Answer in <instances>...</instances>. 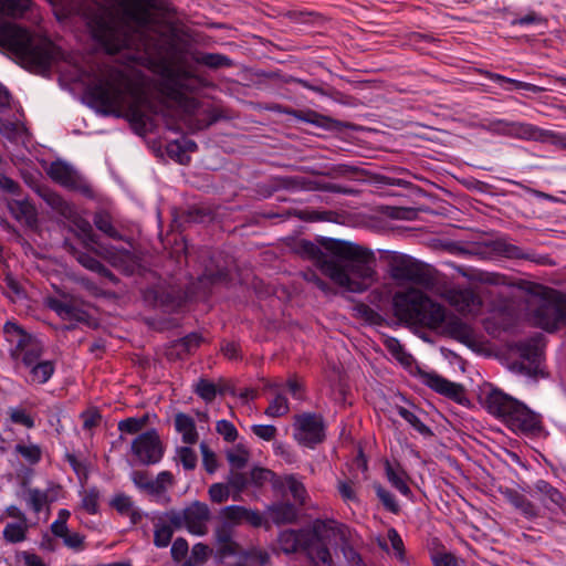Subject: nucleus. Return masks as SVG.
<instances>
[{
  "label": "nucleus",
  "mask_w": 566,
  "mask_h": 566,
  "mask_svg": "<svg viewBox=\"0 0 566 566\" xmlns=\"http://www.w3.org/2000/svg\"><path fill=\"white\" fill-rule=\"evenodd\" d=\"M297 252L339 287L363 293L377 280L376 255L367 247L355 242L321 238L318 244L300 240Z\"/></svg>",
  "instance_id": "f257e3e1"
},
{
  "label": "nucleus",
  "mask_w": 566,
  "mask_h": 566,
  "mask_svg": "<svg viewBox=\"0 0 566 566\" xmlns=\"http://www.w3.org/2000/svg\"><path fill=\"white\" fill-rule=\"evenodd\" d=\"M88 94L105 115L126 109L136 125L145 127L149 113H157L146 92L119 69H109L88 87Z\"/></svg>",
  "instance_id": "f03ea898"
},
{
  "label": "nucleus",
  "mask_w": 566,
  "mask_h": 566,
  "mask_svg": "<svg viewBox=\"0 0 566 566\" xmlns=\"http://www.w3.org/2000/svg\"><path fill=\"white\" fill-rule=\"evenodd\" d=\"M395 315L403 322L420 324L436 329L444 324V332L452 338L469 344L474 332L469 324L452 316L447 318L446 307L417 289L396 292L392 298Z\"/></svg>",
  "instance_id": "7ed1b4c3"
},
{
  "label": "nucleus",
  "mask_w": 566,
  "mask_h": 566,
  "mask_svg": "<svg viewBox=\"0 0 566 566\" xmlns=\"http://www.w3.org/2000/svg\"><path fill=\"white\" fill-rule=\"evenodd\" d=\"M0 48L13 54L24 67L41 73L62 59L60 48L49 38L12 23L0 25Z\"/></svg>",
  "instance_id": "20e7f679"
},
{
  "label": "nucleus",
  "mask_w": 566,
  "mask_h": 566,
  "mask_svg": "<svg viewBox=\"0 0 566 566\" xmlns=\"http://www.w3.org/2000/svg\"><path fill=\"white\" fill-rule=\"evenodd\" d=\"M3 334L10 344L9 354L15 368L28 369L27 382L32 385L48 382L54 374L55 364L52 360L41 359L44 353L43 344L15 322H7L3 325Z\"/></svg>",
  "instance_id": "39448f33"
},
{
  "label": "nucleus",
  "mask_w": 566,
  "mask_h": 566,
  "mask_svg": "<svg viewBox=\"0 0 566 566\" xmlns=\"http://www.w3.org/2000/svg\"><path fill=\"white\" fill-rule=\"evenodd\" d=\"M535 326L548 332H556L566 326V294L555 293L541 300L532 312Z\"/></svg>",
  "instance_id": "423d86ee"
},
{
  "label": "nucleus",
  "mask_w": 566,
  "mask_h": 566,
  "mask_svg": "<svg viewBox=\"0 0 566 566\" xmlns=\"http://www.w3.org/2000/svg\"><path fill=\"white\" fill-rule=\"evenodd\" d=\"M389 273L398 282H410L421 286H429L433 283L430 269L406 254L394 253L390 256Z\"/></svg>",
  "instance_id": "0eeeda50"
},
{
  "label": "nucleus",
  "mask_w": 566,
  "mask_h": 566,
  "mask_svg": "<svg viewBox=\"0 0 566 566\" xmlns=\"http://www.w3.org/2000/svg\"><path fill=\"white\" fill-rule=\"evenodd\" d=\"M294 438L307 448H314L325 439L323 417L313 412H304L294 417Z\"/></svg>",
  "instance_id": "6e6552de"
},
{
  "label": "nucleus",
  "mask_w": 566,
  "mask_h": 566,
  "mask_svg": "<svg viewBox=\"0 0 566 566\" xmlns=\"http://www.w3.org/2000/svg\"><path fill=\"white\" fill-rule=\"evenodd\" d=\"M132 451L143 464L158 463L164 455V447L155 429H150L136 437L132 443Z\"/></svg>",
  "instance_id": "1a4fd4ad"
},
{
  "label": "nucleus",
  "mask_w": 566,
  "mask_h": 566,
  "mask_svg": "<svg viewBox=\"0 0 566 566\" xmlns=\"http://www.w3.org/2000/svg\"><path fill=\"white\" fill-rule=\"evenodd\" d=\"M48 176L60 186L70 190H77L82 193H90L91 188L74 169L72 165L64 160L52 161L46 169Z\"/></svg>",
  "instance_id": "9d476101"
},
{
  "label": "nucleus",
  "mask_w": 566,
  "mask_h": 566,
  "mask_svg": "<svg viewBox=\"0 0 566 566\" xmlns=\"http://www.w3.org/2000/svg\"><path fill=\"white\" fill-rule=\"evenodd\" d=\"M544 346V336L541 334L518 344L517 349L522 358L518 367L521 373L531 377H536L541 373Z\"/></svg>",
  "instance_id": "9b49d317"
},
{
  "label": "nucleus",
  "mask_w": 566,
  "mask_h": 566,
  "mask_svg": "<svg viewBox=\"0 0 566 566\" xmlns=\"http://www.w3.org/2000/svg\"><path fill=\"white\" fill-rule=\"evenodd\" d=\"M481 400L486 410L496 418L502 419L504 423L517 402L515 398L496 388L483 391Z\"/></svg>",
  "instance_id": "f8f14e48"
},
{
  "label": "nucleus",
  "mask_w": 566,
  "mask_h": 566,
  "mask_svg": "<svg viewBox=\"0 0 566 566\" xmlns=\"http://www.w3.org/2000/svg\"><path fill=\"white\" fill-rule=\"evenodd\" d=\"M94 253L127 275L133 274L138 265L137 256L125 249H116L101 244Z\"/></svg>",
  "instance_id": "ddd939ff"
},
{
  "label": "nucleus",
  "mask_w": 566,
  "mask_h": 566,
  "mask_svg": "<svg viewBox=\"0 0 566 566\" xmlns=\"http://www.w3.org/2000/svg\"><path fill=\"white\" fill-rule=\"evenodd\" d=\"M505 424L516 432L533 433L539 430L541 420L538 415L517 400Z\"/></svg>",
  "instance_id": "4468645a"
},
{
  "label": "nucleus",
  "mask_w": 566,
  "mask_h": 566,
  "mask_svg": "<svg viewBox=\"0 0 566 566\" xmlns=\"http://www.w3.org/2000/svg\"><path fill=\"white\" fill-rule=\"evenodd\" d=\"M483 128L490 133L510 136L521 139H530L534 137L535 126L532 124L510 122L506 119H491L483 124Z\"/></svg>",
  "instance_id": "2eb2a0df"
},
{
  "label": "nucleus",
  "mask_w": 566,
  "mask_h": 566,
  "mask_svg": "<svg viewBox=\"0 0 566 566\" xmlns=\"http://www.w3.org/2000/svg\"><path fill=\"white\" fill-rule=\"evenodd\" d=\"M174 97L184 104L187 113L198 116L199 102L192 97H187L179 91L172 92ZM202 117H195L189 119V127L192 130H201L208 128L219 119V115L213 109H207L202 113Z\"/></svg>",
  "instance_id": "dca6fc26"
},
{
  "label": "nucleus",
  "mask_w": 566,
  "mask_h": 566,
  "mask_svg": "<svg viewBox=\"0 0 566 566\" xmlns=\"http://www.w3.org/2000/svg\"><path fill=\"white\" fill-rule=\"evenodd\" d=\"M186 528L193 535H205L208 531L207 523L210 520V510L206 503L195 501L184 509Z\"/></svg>",
  "instance_id": "f3484780"
},
{
  "label": "nucleus",
  "mask_w": 566,
  "mask_h": 566,
  "mask_svg": "<svg viewBox=\"0 0 566 566\" xmlns=\"http://www.w3.org/2000/svg\"><path fill=\"white\" fill-rule=\"evenodd\" d=\"M490 248L497 255L515 259V260H527L537 264H546L548 256L536 255L531 251H524L521 247L509 242L505 239H496L490 243Z\"/></svg>",
  "instance_id": "a211bd4d"
},
{
  "label": "nucleus",
  "mask_w": 566,
  "mask_h": 566,
  "mask_svg": "<svg viewBox=\"0 0 566 566\" xmlns=\"http://www.w3.org/2000/svg\"><path fill=\"white\" fill-rule=\"evenodd\" d=\"M73 226L75 235L82 241L84 248L88 251L95 252L98 249L99 238L94 232L92 223L78 214L75 208L71 212V217H66Z\"/></svg>",
  "instance_id": "6ab92c4d"
},
{
  "label": "nucleus",
  "mask_w": 566,
  "mask_h": 566,
  "mask_svg": "<svg viewBox=\"0 0 566 566\" xmlns=\"http://www.w3.org/2000/svg\"><path fill=\"white\" fill-rule=\"evenodd\" d=\"M125 18L135 24V32L144 36L146 29L155 23V17L150 9L140 1H133L124 7Z\"/></svg>",
  "instance_id": "aec40b11"
},
{
  "label": "nucleus",
  "mask_w": 566,
  "mask_h": 566,
  "mask_svg": "<svg viewBox=\"0 0 566 566\" xmlns=\"http://www.w3.org/2000/svg\"><path fill=\"white\" fill-rule=\"evenodd\" d=\"M314 537L315 530H285L279 535V544L284 553L291 554L301 549L305 551Z\"/></svg>",
  "instance_id": "412c9836"
},
{
  "label": "nucleus",
  "mask_w": 566,
  "mask_h": 566,
  "mask_svg": "<svg viewBox=\"0 0 566 566\" xmlns=\"http://www.w3.org/2000/svg\"><path fill=\"white\" fill-rule=\"evenodd\" d=\"M421 379L426 386L454 401H461L463 397L461 385L452 382L436 373H423Z\"/></svg>",
  "instance_id": "4be33fe9"
},
{
  "label": "nucleus",
  "mask_w": 566,
  "mask_h": 566,
  "mask_svg": "<svg viewBox=\"0 0 566 566\" xmlns=\"http://www.w3.org/2000/svg\"><path fill=\"white\" fill-rule=\"evenodd\" d=\"M315 526H319V532H325L328 537H333L337 541L340 548L350 544H356L358 538L357 533L353 528L333 520L318 522Z\"/></svg>",
  "instance_id": "5701e85b"
},
{
  "label": "nucleus",
  "mask_w": 566,
  "mask_h": 566,
  "mask_svg": "<svg viewBox=\"0 0 566 566\" xmlns=\"http://www.w3.org/2000/svg\"><path fill=\"white\" fill-rule=\"evenodd\" d=\"M69 252L74 256V259L85 269L99 274L101 276L107 279L111 283L117 284V276L108 270L103 263H101L95 256L91 253L81 251L76 249L72 244H67Z\"/></svg>",
  "instance_id": "b1692460"
},
{
  "label": "nucleus",
  "mask_w": 566,
  "mask_h": 566,
  "mask_svg": "<svg viewBox=\"0 0 566 566\" xmlns=\"http://www.w3.org/2000/svg\"><path fill=\"white\" fill-rule=\"evenodd\" d=\"M220 558L234 556L240 553V545L233 539V527L230 523H223L214 531Z\"/></svg>",
  "instance_id": "393cba45"
},
{
  "label": "nucleus",
  "mask_w": 566,
  "mask_h": 566,
  "mask_svg": "<svg viewBox=\"0 0 566 566\" xmlns=\"http://www.w3.org/2000/svg\"><path fill=\"white\" fill-rule=\"evenodd\" d=\"M449 298L450 303L460 312L472 313L482 305L480 296L471 289L452 290Z\"/></svg>",
  "instance_id": "a878e982"
},
{
  "label": "nucleus",
  "mask_w": 566,
  "mask_h": 566,
  "mask_svg": "<svg viewBox=\"0 0 566 566\" xmlns=\"http://www.w3.org/2000/svg\"><path fill=\"white\" fill-rule=\"evenodd\" d=\"M500 493L526 518H535L538 516L537 507L517 490L512 488H501Z\"/></svg>",
  "instance_id": "bb28decb"
},
{
  "label": "nucleus",
  "mask_w": 566,
  "mask_h": 566,
  "mask_svg": "<svg viewBox=\"0 0 566 566\" xmlns=\"http://www.w3.org/2000/svg\"><path fill=\"white\" fill-rule=\"evenodd\" d=\"M319 526H315V537L306 547L307 556L313 566H334L328 547L318 538Z\"/></svg>",
  "instance_id": "cd10ccee"
},
{
  "label": "nucleus",
  "mask_w": 566,
  "mask_h": 566,
  "mask_svg": "<svg viewBox=\"0 0 566 566\" xmlns=\"http://www.w3.org/2000/svg\"><path fill=\"white\" fill-rule=\"evenodd\" d=\"M38 195L63 218L71 217L74 206L63 199L57 192L49 187H39Z\"/></svg>",
  "instance_id": "c85d7f7f"
},
{
  "label": "nucleus",
  "mask_w": 566,
  "mask_h": 566,
  "mask_svg": "<svg viewBox=\"0 0 566 566\" xmlns=\"http://www.w3.org/2000/svg\"><path fill=\"white\" fill-rule=\"evenodd\" d=\"M269 388L273 391L274 398L270 401L264 413L271 418L285 416L290 411V405L286 396L282 394L283 385L273 384Z\"/></svg>",
  "instance_id": "c756f323"
},
{
  "label": "nucleus",
  "mask_w": 566,
  "mask_h": 566,
  "mask_svg": "<svg viewBox=\"0 0 566 566\" xmlns=\"http://www.w3.org/2000/svg\"><path fill=\"white\" fill-rule=\"evenodd\" d=\"M93 223L96 229L106 237L113 240L127 241V239L117 230L114 224L113 217L106 210L96 211L93 216Z\"/></svg>",
  "instance_id": "7c9ffc66"
},
{
  "label": "nucleus",
  "mask_w": 566,
  "mask_h": 566,
  "mask_svg": "<svg viewBox=\"0 0 566 566\" xmlns=\"http://www.w3.org/2000/svg\"><path fill=\"white\" fill-rule=\"evenodd\" d=\"M9 209L17 220L24 221L28 226H33L38 220L36 209L28 199L12 200Z\"/></svg>",
  "instance_id": "2f4dec72"
},
{
  "label": "nucleus",
  "mask_w": 566,
  "mask_h": 566,
  "mask_svg": "<svg viewBox=\"0 0 566 566\" xmlns=\"http://www.w3.org/2000/svg\"><path fill=\"white\" fill-rule=\"evenodd\" d=\"M175 428L182 437V441L187 444H195L199 439L195 420L182 412L175 416Z\"/></svg>",
  "instance_id": "473e14b6"
},
{
  "label": "nucleus",
  "mask_w": 566,
  "mask_h": 566,
  "mask_svg": "<svg viewBox=\"0 0 566 566\" xmlns=\"http://www.w3.org/2000/svg\"><path fill=\"white\" fill-rule=\"evenodd\" d=\"M534 490L542 495L541 501L548 509L560 507L564 501L562 493L548 482L539 480L535 483Z\"/></svg>",
  "instance_id": "72a5a7b5"
},
{
  "label": "nucleus",
  "mask_w": 566,
  "mask_h": 566,
  "mask_svg": "<svg viewBox=\"0 0 566 566\" xmlns=\"http://www.w3.org/2000/svg\"><path fill=\"white\" fill-rule=\"evenodd\" d=\"M269 515L276 525L291 524L297 518V510L291 503H277L269 507Z\"/></svg>",
  "instance_id": "f704fd0d"
},
{
  "label": "nucleus",
  "mask_w": 566,
  "mask_h": 566,
  "mask_svg": "<svg viewBox=\"0 0 566 566\" xmlns=\"http://www.w3.org/2000/svg\"><path fill=\"white\" fill-rule=\"evenodd\" d=\"M174 528L164 516L154 518V545L158 548L167 547L172 538Z\"/></svg>",
  "instance_id": "c9c22d12"
},
{
  "label": "nucleus",
  "mask_w": 566,
  "mask_h": 566,
  "mask_svg": "<svg viewBox=\"0 0 566 566\" xmlns=\"http://www.w3.org/2000/svg\"><path fill=\"white\" fill-rule=\"evenodd\" d=\"M275 186L290 191L315 190V181L297 176L279 177L275 179Z\"/></svg>",
  "instance_id": "e433bc0d"
},
{
  "label": "nucleus",
  "mask_w": 566,
  "mask_h": 566,
  "mask_svg": "<svg viewBox=\"0 0 566 566\" xmlns=\"http://www.w3.org/2000/svg\"><path fill=\"white\" fill-rule=\"evenodd\" d=\"M386 475L391 485L402 495L410 496L411 490L407 484V473L402 469L394 468L389 462L386 463Z\"/></svg>",
  "instance_id": "4c0bfd02"
},
{
  "label": "nucleus",
  "mask_w": 566,
  "mask_h": 566,
  "mask_svg": "<svg viewBox=\"0 0 566 566\" xmlns=\"http://www.w3.org/2000/svg\"><path fill=\"white\" fill-rule=\"evenodd\" d=\"M50 306L63 318H73L76 321L84 319V312L81 311L73 302L54 300L51 302Z\"/></svg>",
  "instance_id": "58836bf2"
},
{
  "label": "nucleus",
  "mask_w": 566,
  "mask_h": 566,
  "mask_svg": "<svg viewBox=\"0 0 566 566\" xmlns=\"http://www.w3.org/2000/svg\"><path fill=\"white\" fill-rule=\"evenodd\" d=\"M279 111L284 114L292 115L301 120L312 123L321 127H329L331 124L333 123V119H331L329 117L318 115L317 113L312 111H308L306 113L291 108H279Z\"/></svg>",
  "instance_id": "ea45409f"
},
{
  "label": "nucleus",
  "mask_w": 566,
  "mask_h": 566,
  "mask_svg": "<svg viewBox=\"0 0 566 566\" xmlns=\"http://www.w3.org/2000/svg\"><path fill=\"white\" fill-rule=\"evenodd\" d=\"M25 501L34 513H40L49 504V495L46 491L30 488L25 491Z\"/></svg>",
  "instance_id": "a19ab883"
},
{
  "label": "nucleus",
  "mask_w": 566,
  "mask_h": 566,
  "mask_svg": "<svg viewBox=\"0 0 566 566\" xmlns=\"http://www.w3.org/2000/svg\"><path fill=\"white\" fill-rule=\"evenodd\" d=\"M384 346L399 363L410 365L412 356L406 353L403 346L396 337L386 336L384 338Z\"/></svg>",
  "instance_id": "79ce46f5"
},
{
  "label": "nucleus",
  "mask_w": 566,
  "mask_h": 566,
  "mask_svg": "<svg viewBox=\"0 0 566 566\" xmlns=\"http://www.w3.org/2000/svg\"><path fill=\"white\" fill-rule=\"evenodd\" d=\"M24 133L25 128L22 124L0 118V134L8 140L18 143Z\"/></svg>",
  "instance_id": "37998d69"
},
{
  "label": "nucleus",
  "mask_w": 566,
  "mask_h": 566,
  "mask_svg": "<svg viewBox=\"0 0 566 566\" xmlns=\"http://www.w3.org/2000/svg\"><path fill=\"white\" fill-rule=\"evenodd\" d=\"M27 531V522L8 523L3 530V537L9 543H20L25 539Z\"/></svg>",
  "instance_id": "c03bdc74"
},
{
  "label": "nucleus",
  "mask_w": 566,
  "mask_h": 566,
  "mask_svg": "<svg viewBox=\"0 0 566 566\" xmlns=\"http://www.w3.org/2000/svg\"><path fill=\"white\" fill-rule=\"evenodd\" d=\"M224 391L226 388H218L213 382L205 378H200L195 386V392L207 402L212 401L218 392L223 394Z\"/></svg>",
  "instance_id": "a18cd8bd"
},
{
  "label": "nucleus",
  "mask_w": 566,
  "mask_h": 566,
  "mask_svg": "<svg viewBox=\"0 0 566 566\" xmlns=\"http://www.w3.org/2000/svg\"><path fill=\"white\" fill-rule=\"evenodd\" d=\"M31 0H0V13L18 17L30 7Z\"/></svg>",
  "instance_id": "49530a36"
},
{
  "label": "nucleus",
  "mask_w": 566,
  "mask_h": 566,
  "mask_svg": "<svg viewBox=\"0 0 566 566\" xmlns=\"http://www.w3.org/2000/svg\"><path fill=\"white\" fill-rule=\"evenodd\" d=\"M533 135L534 137H530L532 140L547 142L562 148H566V134L544 130L535 126Z\"/></svg>",
  "instance_id": "de8ad7c7"
},
{
  "label": "nucleus",
  "mask_w": 566,
  "mask_h": 566,
  "mask_svg": "<svg viewBox=\"0 0 566 566\" xmlns=\"http://www.w3.org/2000/svg\"><path fill=\"white\" fill-rule=\"evenodd\" d=\"M15 453L20 454L28 463L30 464H36L42 459V450L40 446L30 443V444H23L18 443L14 447Z\"/></svg>",
  "instance_id": "09e8293b"
},
{
  "label": "nucleus",
  "mask_w": 566,
  "mask_h": 566,
  "mask_svg": "<svg viewBox=\"0 0 566 566\" xmlns=\"http://www.w3.org/2000/svg\"><path fill=\"white\" fill-rule=\"evenodd\" d=\"M398 415L403 418L416 431L422 436H431V429L424 424L412 411L405 407H397Z\"/></svg>",
  "instance_id": "8fccbe9b"
},
{
  "label": "nucleus",
  "mask_w": 566,
  "mask_h": 566,
  "mask_svg": "<svg viewBox=\"0 0 566 566\" xmlns=\"http://www.w3.org/2000/svg\"><path fill=\"white\" fill-rule=\"evenodd\" d=\"M227 460L232 469L241 470L249 461V452L243 446L238 444L233 449L227 451Z\"/></svg>",
  "instance_id": "3c124183"
},
{
  "label": "nucleus",
  "mask_w": 566,
  "mask_h": 566,
  "mask_svg": "<svg viewBox=\"0 0 566 566\" xmlns=\"http://www.w3.org/2000/svg\"><path fill=\"white\" fill-rule=\"evenodd\" d=\"M284 485L293 496V499L300 504L303 505L305 503V499L307 495L306 489L300 480H297L294 475H287L284 479Z\"/></svg>",
  "instance_id": "603ef678"
},
{
  "label": "nucleus",
  "mask_w": 566,
  "mask_h": 566,
  "mask_svg": "<svg viewBox=\"0 0 566 566\" xmlns=\"http://www.w3.org/2000/svg\"><path fill=\"white\" fill-rule=\"evenodd\" d=\"M7 413L9 416V420L14 424H20L28 429L35 427L34 418L23 408L10 407Z\"/></svg>",
  "instance_id": "864d4df0"
},
{
  "label": "nucleus",
  "mask_w": 566,
  "mask_h": 566,
  "mask_svg": "<svg viewBox=\"0 0 566 566\" xmlns=\"http://www.w3.org/2000/svg\"><path fill=\"white\" fill-rule=\"evenodd\" d=\"M151 488L148 493L160 496L174 484V475L169 471L160 472L155 480H151Z\"/></svg>",
  "instance_id": "5fc2aeb1"
},
{
  "label": "nucleus",
  "mask_w": 566,
  "mask_h": 566,
  "mask_svg": "<svg viewBox=\"0 0 566 566\" xmlns=\"http://www.w3.org/2000/svg\"><path fill=\"white\" fill-rule=\"evenodd\" d=\"M488 77L491 81L500 83V84L501 83H509V84L513 85L517 90H525V91H528V92H532V93H541V92H543V87H541V86H537V85H534V84H531V83H526V82H522V81H517V80H513V78H509V77H505V76H503L501 74H497V73H489Z\"/></svg>",
  "instance_id": "6e6d98bb"
},
{
  "label": "nucleus",
  "mask_w": 566,
  "mask_h": 566,
  "mask_svg": "<svg viewBox=\"0 0 566 566\" xmlns=\"http://www.w3.org/2000/svg\"><path fill=\"white\" fill-rule=\"evenodd\" d=\"M197 62L211 69H219L232 65V62L228 56L219 53H205L197 59Z\"/></svg>",
  "instance_id": "4d7b16f0"
},
{
  "label": "nucleus",
  "mask_w": 566,
  "mask_h": 566,
  "mask_svg": "<svg viewBox=\"0 0 566 566\" xmlns=\"http://www.w3.org/2000/svg\"><path fill=\"white\" fill-rule=\"evenodd\" d=\"M148 423V415L140 418H127L118 422V430L129 434L137 433Z\"/></svg>",
  "instance_id": "13d9d810"
},
{
  "label": "nucleus",
  "mask_w": 566,
  "mask_h": 566,
  "mask_svg": "<svg viewBox=\"0 0 566 566\" xmlns=\"http://www.w3.org/2000/svg\"><path fill=\"white\" fill-rule=\"evenodd\" d=\"M374 490L386 510H388L391 513L399 512V505L392 493H390L379 483L374 485Z\"/></svg>",
  "instance_id": "bf43d9fd"
},
{
  "label": "nucleus",
  "mask_w": 566,
  "mask_h": 566,
  "mask_svg": "<svg viewBox=\"0 0 566 566\" xmlns=\"http://www.w3.org/2000/svg\"><path fill=\"white\" fill-rule=\"evenodd\" d=\"M99 491L96 488L87 489L82 497V507L90 514L98 512Z\"/></svg>",
  "instance_id": "052dcab7"
},
{
  "label": "nucleus",
  "mask_w": 566,
  "mask_h": 566,
  "mask_svg": "<svg viewBox=\"0 0 566 566\" xmlns=\"http://www.w3.org/2000/svg\"><path fill=\"white\" fill-rule=\"evenodd\" d=\"M177 457L185 470L191 471L197 467V453L190 447L178 448Z\"/></svg>",
  "instance_id": "680f3d73"
},
{
  "label": "nucleus",
  "mask_w": 566,
  "mask_h": 566,
  "mask_svg": "<svg viewBox=\"0 0 566 566\" xmlns=\"http://www.w3.org/2000/svg\"><path fill=\"white\" fill-rule=\"evenodd\" d=\"M337 491L345 502H358V496L356 493L355 482L352 480H338L337 481Z\"/></svg>",
  "instance_id": "e2e57ef3"
},
{
  "label": "nucleus",
  "mask_w": 566,
  "mask_h": 566,
  "mask_svg": "<svg viewBox=\"0 0 566 566\" xmlns=\"http://www.w3.org/2000/svg\"><path fill=\"white\" fill-rule=\"evenodd\" d=\"M222 515L228 521L227 523L230 522V524L233 527L235 525H239V524L243 523V521H244V506H240V505H229V506H226L222 510Z\"/></svg>",
  "instance_id": "0e129e2a"
},
{
  "label": "nucleus",
  "mask_w": 566,
  "mask_h": 566,
  "mask_svg": "<svg viewBox=\"0 0 566 566\" xmlns=\"http://www.w3.org/2000/svg\"><path fill=\"white\" fill-rule=\"evenodd\" d=\"M238 555H240L244 559L255 562L260 566L266 565L270 560L269 553L256 547H252L243 552L240 549V553Z\"/></svg>",
  "instance_id": "69168bd1"
},
{
  "label": "nucleus",
  "mask_w": 566,
  "mask_h": 566,
  "mask_svg": "<svg viewBox=\"0 0 566 566\" xmlns=\"http://www.w3.org/2000/svg\"><path fill=\"white\" fill-rule=\"evenodd\" d=\"M210 500L214 503L221 504L226 502L230 496V490L227 484L213 483L208 490Z\"/></svg>",
  "instance_id": "338daca9"
},
{
  "label": "nucleus",
  "mask_w": 566,
  "mask_h": 566,
  "mask_svg": "<svg viewBox=\"0 0 566 566\" xmlns=\"http://www.w3.org/2000/svg\"><path fill=\"white\" fill-rule=\"evenodd\" d=\"M216 431L222 436L227 442H233L238 438L237 428L228 420H219L216 424Z\"/></svg>",
  "instance_id": "774afa93"
}]
</instances>
